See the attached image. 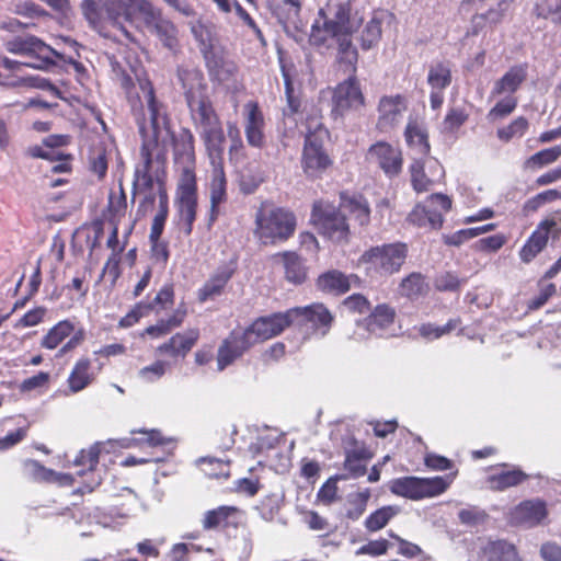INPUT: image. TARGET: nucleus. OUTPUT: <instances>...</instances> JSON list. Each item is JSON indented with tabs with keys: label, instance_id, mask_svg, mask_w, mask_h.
<instances>
[{
	"label": "nucleus",
	"instance_id": "16",
	"mask_svg": "<svg viewBox=\"0 0 561 561\" xmlns=\"http://www.w3.org/2000/svg\"><path fill=\"white\" fill-rule=\"evenodd\" d=\"M332 103V115L335 118L343 116L347 111H358L365 105V98L355 76H351L337 84L333 92Z\"/></svg>",
	"mask_w": 561,
	"mask_h": 561
},
{
	"label": "nucleus",
	"instance_id": "42",
	"mask_svg": "<svg viewBox=\"0 0 561 561\" xmlns=\"http://www.w3.org/2000/svg\"><path fill=\"white\" fill-rule=\"evenodd\" d=\"M407 142L417 150L421 156H427L430 152V144L427 135L416 122H409L405 128Z\"/></svg>",
	"mask_w": 561,
	"mask_h": 561
},
{
	"label": "nucleus",
	"instance_id": "12",
	"mask_svg": "<svg viewBox=\"0 0 561 561\" xmlns=\"http://www.w3.org/2000/svg\"><path fill=\"white\" fill-rule=\"evenodd\" d=\"M328 130L319 126L314 131L307 134L302 151L301 165L309 178L320 176L332 163L323 149V141Z\"/></svg>",
	"mask_w": 561,
	"mask_h": 561
},
{
	"label": "nucleus",
	"instance_id": "54",
	"mask_svg": "<svg viewBox=\"0 0 561 561\" xmlns=\"http://www.w3.org/2000/svg\"><path fill=\"white\" fill-rule=\"evenodd\" d=\"M561 156V147L543 149L533 154L526 162L527 167L541 168L558 160Z\"/></svg>",
	"mask_w": 561,
	"mask_h": 561
},
{
	"label": "nucleus",
	"instance_id": "39",
	"mask_svg": "<svg viewBox=\"0 0 561 561\" xmlns=\"http://www.w3.org/2000/svg\"><path fill=\"white\" fill-rule=\"evenodd\" d=\"M400 294L409 299H417L426 295L428 285L421 273H411L399 285Z\"/></svg>",
	"mask_w": 561,
	"mask_h": 561
},
{
	"label": "nucleus",
	"instance_id": "58",
	"mask_svg": "<svg viewBox=\"0 0 561 561\" xmlns=\"http://www.w3.org/2000/svg\"><path fill=\"white\" fill-rule=\"evenodd\" d=\"M227 134L231 141L229 147L230 159L232 160L243 157L244 145L241 138L240 129L238 128L236 123L227 124Z\"/></svg>",
	"mask_w": 561,
	"mask_h": 561
},
{
	"label": "nucleus",
	"instance_id": "34",
	"mask_svg": "<svg viewBox=\"0 0 561 561\" xmlns=\"http://www.w3.org/2000/svg\"><path fill=\"white\" fill-rule=\"evenodd\" d=\"M180 226L185 236H190L196 219L197 196L176 197Z\"/></svg>",
	"mask_w": 561,
	"mask_h": 561
},
{
	"label": "nucleus",
	"instance_id": "40",
	"mask_svg": "<svg viewBox=\"0 0 561 561\" xmlns=\"http://www.w3.org/2000/svg\"><path fill=\"white\" fill-rule=\"evenodd\" d=\"M344 469L348 471L352 478H358L365 474L366 465L363 460L369 458V453L366 448L360 447L354 450L345 448Z\"/></svg>",
	"mask_w": 561,
	"mask_h": 561
},
{
	"label": "nucleus",
	"instance_id": "5",
	"mask_svg": "<svg viewBox=\"0 0 561 561\" xmlns=\"http://www.w3.org/2000/svg\"><path fill=\"white\" fill-rule=\"evenodd\" d=\"M408 256V247L402 242L385 243L366 250L359 264L371 278L388 277L398 273Z\"/></svg>",
	"mask_w": 561,
	"mask_h": 561
},
{
	"label": "nucleus",
	"instance_id": "38",
	"mask_svg": "<svg viewBox=\"0 0 561 561\" xmlns=\"http://www.w3.org/2000/svg\"><path fill=\"white\" fill-rule=\"evenodd\" d=\"M427 83L432 90L444 91L451 83V68L449 62L437 61L430 66Z\"/></svg>",
	"mask_w": 561,
	"mask_h": 561
},
{
	"label": "nucleus",
	"instance_id": "8",
	"mask_svg": "<svg viewBox=\"0 0 561 561\" xmlns=\"http://www.w3.org/2000/svg\"><path fill=\"white\" fill-rule=\"evenodd\" d=\"M4 48L11 54L28 58L30 60L23 64L25 67L34 69H48L55 65L54 57L62 58L61 54L30 34L16 35L7 39Z\"/></svg>",
	"mask_w": 561,
	"mask_h": 561
},
{
	"label": "nucleus",
	"instance_id": "55",
	"mask_svg": "<svg viewBox=\"0 0 561 561\" xmlns=\"http://www.w3.org/2000/svg\"><path fill=\"white\" fill-rule=\"evenodd\" d=\"M194 38L199 44L201 51L206 56L213 50V33L205 24L197 23L191 27Z\"/></svg>",
	"mask_w": 561,
	"mask_h": 561
},
{
	"label": "nucleus",
	"instance_id": "10",
	"mask_svg": "<svg viewBox=\"0 0 561 561\" xmlns=\"http://www.w3.org/2000/svg\"><path fill=\"white\" fill-rule=\"evenodd\" d=\"M447 488L448 482L442 477H402L393 479L389 485L391 493L413 501L439 495Z\"/></svg>",
	"mask_w": 561,
	"mask_h": 561
},
{
	"label": "nucleus",
	"instance_id": "26",
	"mask_svg": "<svg viewBox=\"0 0 561 561\" xmlns=\"http://www.w3.org/2000/svg\"><path fill=\"white\" fill-rule=\"evenodd\" d=\"M244 134L249 146L261 149L265 145V119L256 102H248L243 107Z\"/></svg>",
	"mask_w": 561,
	"mask_h": 561
},
{
	"label": "nucleus",
	"instance_id": "51",
	"mask_svg": "<svg viewBox=\"0 0 561 561\" xmlns=\"http://www.w3.org/2000/svg\"><path fill=\"white\" fill-rule=\"evenodd\" d=\"M538 18L550 19L556 25H561V0H541L535 7Z\"/></svg>",
	"mask_w": 561,
	"mask_h": 561
},
{
	"label": "nucleus",
	"instance_id": "18",
	"mask_svg": "<svg viewBox=\"0 0 561 561\" xmlns=\"http://www.w3.org/2000/svg\"><path fill=\"white\" fill-rule=\"evenodd\" d=\"M255 344L256 341L248 328L244 331H232L218 348V370H224Z\"/></svg>",
	"mask_w": 561,
	"mask_h": 561
},
{
	"label": "nucleus",
	"instance_id": "9",
	"mask_svg": "<svg viewBox=\"0 0 561 561\" xmlns=\"http://www.w3.org/2000/svg\"><path fill=\"white\" fill-rule=\"evenodd\" d=\"M343 209L334 205L319 201L313 204L311 219L322 234L334 242L347 240L348 225Z\"/></svg>",
	"mask_w": 561,
	"mask_h": 561
},
{
	"label": "nucleus",
	"instance_id": "21",
	"mask_svg": "<svg viewBox=\"0 0 561 561\" xmlns=\"http://www.w3.org/2000/svg\"><path fill=\"white\" fill-rule=\"evenodd\" d=\"M548 515L546 503L541 500H526L512 508L507 520L513 526L533 528L539 525Z\"/></svg>",
	"mask_w": 561,
	"mask_h": 561
},
{
	"label": "nucleus",
	"instance_id": "50",
	"mask_svg": "<svg viewBox=\"0 0 561 561\" xmlns=\"http://www.w3.org/2000/svg\"><path fill=\"white\" fill-rule=\"evenodd\" d=\"M24 474L35 481H55L57 479V473L44 467L39 461L27 459L23 463Z\"/></svg>",
	"mask_w": 561,
	"mask_h": 561
},
{
	"label": "nucleus",
	"instance_id": "46",
	"mask_svg": "<svg viewBox=\"0 0 561 561\" xmlns=\"http://www.w3.org/2000/svg\"><path fill=\"white\" fill-rule=\"evenodd\" d=\"M381 38V20L373 16L364 26L359 41L364 50L373 48Z\"/></svg>",
	"mask_w": 561,
	"mask_h": 561
},
{
	"label": "nucleus",
	"instance_id": "22",
	"mask_svg": "<svg viewBox=\"0 0 561 561\" xmlns=\"http://www.w3.org/2000/svg\"><path fill=\"white\" fill-rule=\"evenodd\" d=\"M178 81L186 102V105L208 96V85L204 73L194 67H179Z\"/></svg>",
	"mask_w": 561,
	"mask_h": 561
},
{
	"label": "nucleus",
	"instance_id": "49",
	"mask_svg": "<svg viewBox=\"0 0 561 561\" xmlns=\"http://www.w3.org/2000/svg\"><path fill=\"white\" fill-rule=\"evenodd\" d=\"M168 217V195L159 188V210L153 217L149 239L161 238Z\"/></svg>",
	"mask_w": 561,
	"mask_h": 561
},
{
	"label": "nucleus",
	"instance_id": "4",
	"mask_svg": "<svg viewBox=\"0 0 561 561\" xmlns=\"http://www.w3.org/2000/svg\"><path fill=\"white\" fill-rule=\"evenodd\" d=\"M187 107L193 126L203 140L208 157L222 156L226 137L210 96L193 102Z\"/></svg>",
	"mask_w": 561,
	"mask_h": 561
},
{
	"label": "nucleus",
	"instance_id": "28",
	"mask_svg": "<svg viewBox=\"0 0 561 561\" xmlns=\"http://www.w3.org/2000/svg\"><path fill=\"white\" fill-rule=\"evenodd\" d=\"M199 337L198 329H188L172 335L167 342L157 347V353L170 357H185Z\"/></svg>",
	"mask_w": 561,
	"mask_h": 561
},
{
	"label": "nucleus",
	"instance_id": "6",
	"mask_svg": "<svg viewBox=\"0 0 561 561\" xmlns=\"http://www.w3.org/2000/svg\"><path fill=\"white\" fill-rule=\"evenodd\" d=\"M130 8L135 9L128 0H83L81 2L82 14L93 28H98L102 21L121 31L130 38L126 23L131 24Z\"/></svg>",
	"mask_w": 561,
	"mask_h": 561
},
{
	"label": "nucleus",
	"instance_id": "2",
	"mask_svg": "<svg viewBox=\"0 0 561 561\" xmlns=\"http://www.w3.org/2000/svg\"><path fill=\"white\" fill-rule=\"evenodd\" d=\"M138 83L141 94L131 104V111L142 139V164L135 170L134 186L148 191L153 186L151 164L153 160L160 161L170 140V121L164 104L156 98L151 82L139 79Z\"/></svg>",
	"mask_w": 561,
	"mask_h": 561
},
{
	"label": "nucleus",
	"instance_id": "29",
	"mask_svg": "<svg viewBox=\"0 0 561 561\" xmlns=\"http://www.w3.org/2000/svg\"><path fill=\"white\" fill-rule=\"evenodd\" d=\"M233 273L234 268L229 265L219 266L203 287L198 289V300L205 302L220 296Z\"/></svg>",
	"mask_w": 561,
	"mask_h": 561
},
{
	"label": "nucleus",
	"instance_id": "17",
	"mask_svg": "<svg viewBox=\"0 0 561 561\" xmlns=\"http://www.w3.org/2000/svg\"><path fill=\"white\" fill-rule=\"evenodd\" d=\"M255 344L256 341L248 328L244 331H232L218 348V370H224Z\"/></svg>",
	"mask_w": 561,
	"mask_h": 561
},
{
	"label": "nucleus",
	"instance_id": "64",
	"mask_svg": "<svg viewBox=\"0 0 561 561\" xmlns=\"http://www.w3.org/2000/svg\"><path fill=\"white\" fill-rule=\"evenodd\" d=\"M318 500L325 505L332 504L337 499V484L335 478H330L318 491Z\"/></svg>",
	"mask_w": 561,
	"mask_h": 561
},
{
	"label": "nucleus",
	"instance_id": "62",
	"mask_svg": "<svg viewBox=\"0 0 561 561\" xmlns=\"http://www.w3.org/2000/svg\"><path fill=\"white\" fill-rule=\"evenodd\" d=\"M167 363L163 360H157L152 365L142 367L138 375L141 379L147 382H153L160 379L167 370Z\"/></svg>",
	"mask_w": 561,
	"mask_h": 561
},
{
	"label": "nucleus",
	"instance_id": "11",
	"mask_svg": "<svg viewBox=\"0 0 561 561\" xmlns=\"http://www.w3.org/2000/svg\"><path fill=\"white\" fill-rule=\"evenodd\" d=\"M135 10L141 15L147 30L156 35L163 46L173 49L178 45V30L175 25L165 19L160 10L148 0H128Z\"/></svg>",
	"mask_w": 561,
	"mask_h": 561
},
{
	"label": "nucleus",
	"instance_id": "37",
	"mask_svg": "<svg viewBox=\"0 0 561 561\" xmlns=\"http://www.w3.org/2000/svg\"><path fill=\"white\" fill-rule=\"evenodd\" d=\"M91 362L89 358H80L72 368L68 385L71 392L76 393L83 390L92 381V375L89 374Z\"/></svg>",
	"mask_w": 561,
	"mask_h": 561
},
{
	"label": "nucleus",
	"instance_id": "33",
	"mask_svg": "<svg viewBox=\"0 0 561 561\" xmlns=\"http://www.w3.org/2000/svg\"><path fill=\"white\" fill-rule=\"evenodd\" d=\"M286 279L293 284H302L307 278V267L305 262L295 252H285L282 254Z\"/></svg>",
	"mask_w": 561,
	"mask_h": 561
},
{
	"label": "nucleus",
	"instance_id": "19",
	"mask_svg": "<svg viewBox=\"0 0 561 561\" xmlns=\"http://www.w3.org/2000/svg\"><path fill=\"white\" fill-rule=\"evenodd\" d=\"M407 111L405 98L396 95H383L380 98L377 112V128L381 133H389L401 122L403 113Z\"/></svg>",
	"mask_w": 561,
	"mask_h": 561
},
{
	"label": "nucleus",
	"instance_id": "47",
	"mask_svg": "<svg viewBox=\"0 0 561 561\" xmlns=\"http://www.w3.org/2000/svg\"><path fill=\"white\" fill-rule=\"evenodd\" d=\"M370 497V492L368 489L364 491L351 493L347 496V510L346 517L352 520H357L366 511V506L368 500Z\"/></svg>",
	"mask_w": 561,
	"mask_h": 561
},
{
	"label": "nucleus",
	"instance_id": "14",
	"mask_svg": "<svg viewBox=\"0 0 561 561\" xmlns=\"http://www.w3.org/2000/svg\"><path fill=\"white\" fill-rule=\"evenodd\" d=\"M451 207V201L444 194H432L423 204L416 205L409 215L413 225L428 229H438L443 225V214Z\"/></svg>",
	"mask_w": 561,
	"mask_h": 561
},
{
	"label": "nucleus",
	"instance_id": "59",
	"mask_svg": "<svg viewBox=\"0 0 561 561\" xmlns=\"http://www.w3.org/2000/svg\"><path fill=\"white\" fill-rule=\"evenodd\" d=\"M493 561H519L515 546L505 540L493 542Z\"/></svg>",
	"mask_w": 561,
	"mask_h": 561
},
{
	"label": "nucleus",
	"instance_id": "27",
	"mask_svg": "<svg viewBox=\"0 0 561 561\" xmlns=\"http://www.w3.org/2000/svg\"><path fill=\"white\" fill-rule=\"evenodd\" d=\"M410 171L413 188L419 193L428 191L444 176V169L435 159H427L425 162L415 159Z\"/></svg>",
	"mask_w": 561,
	"mask_h": 561
},
{
	"label": "nucleus",
	"instance_id": "20",
	"mask_svg": "<svg viewBox=\"0 0 561 561\" xmlns=\"http://www.w3.org/2000/svg\"><path fill=\"white\" fill-rule=\"evenodd\" d=\"M295 311L288 309L285 312H276L256 319L248 329L256 343L272 339L280 334L287 327L293 325Z\"/></svg>",
	"mask_w": 561,
	"mask_h": 561
},
{
	"label": "nucleus",
	"instance_id": "31",
	"mask_svg": "<svg viewBox=\"0 0 561 561\" xmlns=\"http://www.w3.org/2000/svg\"><path fill=\"white\" fill-rule=\"evenodd\" d=\"M528 479V474L519 468L508 465L493 466V489L503 491L519 485Z\"/></svg>",
	"mask_w": 561,
	"mask_h": 561
},
{
	"label": "nucleus",
	"instance_id": "15",
	"mask_svg": "<svg viewBox=\"0 0 561 561\" xmlns=\"http://www.w3.org/2000/svg\"><path fill=\"white\" fill-rule=\"evenodd\" d=\"M561 233V213H556L549 218L540 221L535 231L519 251L520 260L529 263L547 245L548 239L559 237Z\"/></svg>",
	"mask_w": 561,
	"mask_h": 561
},
{
	"label": "nucleus",
	"instance_id": "60",
	"mask_svg": "<svg viewBox=\"0 0 561 561\" xmlns=\"http://www.w3.org/2000/svg\"><path fill=\"white\" fill-rule=\"evenodd\" d=\"M101 446L99 443L92 445L88 450H81L79 456L75 459V463L79 466H87L89 470H94L99 463Z\"/></svg>",
	"mask_w": 561,
	"mask_h": 561
},
{
	"label": "nucleus",
	"instance_id": "13",
	"mask_svg": "<svg viewBox=\"0 0 561 561\" xmlns=\"http://www.w3.org/2000/svg\"><path fill=\"white\" fill-rule=\"evenodd\" d=\"M293 325H297L306 336L323 337L330 331L333 316L322 304L291 308Z\"/></svg>",
	"mask_w": 561,
	"mask_h": 561
},
{
	"label": "nucleus",
	"instance_id": "7",
	"mask_svg": "<svg viewBox=\"0 0 561 561\" xmlns=\"http://www.w3.org/2000/svg\"><path fill=\"white\" fill-rule=\"evenodd\" d=\"M255 234L263 243L285 241L296 229V217L282 207H261L255 215Z\"/></svg>",
	"mask_w": 561,
	"mask_h": 561
},
{
	"label": "nucleus",
	"instance_id": "23",
	"mask_svg": "<svg viewBox=\"0 0 561 561\" xmlns=\"http://www.w3.org/2000/svg\"><path fill=\"white\" fill-rule=\"evenodd\" d=\"M394 314L391 307L387 305L377 306L367 319L357 323L355 336L357 339H366L370 335L383 336L393 324Z\"/></svg>",
	"mask_w": 561,
	"mask_h": 561
},
{
	"label": "nucleus",
	"instance_id": "32",
	"mask_svg": "<svg viewBox=\"0 0 561 561\" xmlns=\"http://www.w3.org/2000/svg\"><path fill=\"white\" fill-rule=\"evenodd\" d=\"M340 207L347 211L360 226H366L370 220L368 202L362 195H341Z\"/></svg>",
	"mask_w": 561,
	"mask_h": 561
},
{
	"label": "nucleus",
	"instance_id": "63",
	"mask_svg": "<svg viewBox=\"0 0 561 561\" xmlns=\"http://www.w3.org/2000/svg\"><path fill=\"white\" fill-rule=\"evenodd\" d=\"M296 18L298 15L295 14ZM283 28L286 32V34L290 37H293L297 43H300L305 39L307 32H306V24L299 20H286L283 21Z\"/></svg>",
	"mask_w": 561,
	"mask_h": 561
},
{
	"label": "nucleus",
	"instance_id": "3",
	"mask_svg": "<svg viewBox=\"0 0 561 561\" xmlns=\"http://www.w3.org/2000/svg\"><path fill=\"white\" fill-rule=\"evenodd\" d=\"M322 26L316 21L311 26L309 42L316 47H331L330 41L337 46V60L356 70L358 53L352 35L358 31L366 18V10L358 0L330 1L319 11Z\"/></svg>",
	"mask_w": 561,
	"mask_h": 561
},
{
	"label": "nucleus",
	"instance_id": "56",
	"mask_svg": "<svg viewBox=\"0 0 561 561\" xmlns=\"http://www.w3.org/2000/svg\"><path fill=\"white\" fill-rule=\"evenodd\" d=\"M528 122L520 116L514 119L508 126L497 130V137L503 141H510L514 137H522L527 130Z\"/></svg>",
	"mask_w": 561,
	"mask_h": 561
},
{
	"label": "nucleus",
	"instance_id": "25",
	"mask_svg": "<svg viewBox=\"0 0 561 561\" xmlns=\"http://www.w3.org/2000/svg\"><path fill=\"white\" fill-rule=\"evenodd\" d=\"M368 159L377 163L389 178L398 175L402 170L401 151L385 141H378L370 146Z\"/></svg>",
	"mask_w": 561,
	"mask_h": 561
},
{
	"label": "nucleus",
	"instance_id": "61",
	"mask_svg": "<svg viewBox=\"0 0 561 561\" xmlns=\"http://www.w3.org/2000/svg\"><path fill=\"white\" fill-rule=\"evenodd\" d=\"M390 543L386 539L371 540L366 545H363L356 550V556H370L379 557L385 554L389 549Z\"/></svg>",
	"mask_w": 561,
	"mask_h": 561
},
{
	"label": "nucleus",
	"instance_id": "45",
	"mask_svg": "<svg viewBox=\"0 0 561 561\" xmlns=\"http://www.w3.org/2000/svg\"><path fill=\"white\" fill-rule=\"evenodd\" d=\"M195 164L180 165L181 175L178 184V197L197 196Z\"/></svg>",
	"mask_w": 561,
	"mask_h": 561
},
{
	"label": "nucleus",
	"instance_id": "41",
	"mask_svg": "<svg viewBox=\"0 0 561 561\" xmlns=\"http://www.w3.org/2000/svg\"><path fill=\"white\" fill-rule=\"evenodd\" d=\"M400 513V508L394 505H387L373 512L365 520V527L368 531L375 533L382 529L394 516Z\"/></svg>",
	"mask_w": 561,
	"mask_h": 561
},
{
	"label": "nucleus",
	"instance_id": "48",
	"mask_svg": "<svg viewBox=\"0 0 561 561\" xmlns=\"http://www.w3.org/2000/svg\"><path fill=\"white\" fill-rule=\"evenodd\" d=\"M459 522L470 528H479L488 523L489 514L479 506H468L458 512Z\"/></svg>",
	"mask_w": 561,
	"mask_h": 561
},
{
	"label": "nucleus",
	"instance_id": "36",
	"mask_svg": "<svg viewBox=\"0 0 561 561\" xmlns=\"http://www.w3.org/2000/svg\"><path fill=\"white\" fill-rule=\"evenodd\" d=\"M318 287L329 294H344L350 290L347 277L339 271H330L319 276Z\"/></svg>",
	"mask_w": 561,
	"mask_h": 561
},
{
	"label": "nucleus",
	"instance_id": "35",
	"mask_svg": "<svg viewBox=\"0 0 561 561\" xmlns=\"http://www.w3.org/2000/svg\"><path fill=\"white\" fill-rule=\"evenodd\" d=\"M527 69L525 66L512 67L497 82L493 92L497 94L507 93L514 95L519 85L526 79Z\"/></svg>",
	"mask_w": 561,
	"mask_h": 561
},
{
	"label": "nucleus",
	"instance_id": "57",
	"mask_svg": "<svg viewBox=\"0 0 561 561\" xmlns=\"http://www.w3.org/2000/svg\"><path fill=\"white\" fill-rule=\"evenodd\" d=\"M561 199V192L558 190H547L541 192L534 197L529 198L524 206L526 211H536L547 203Z\"/></svg>",
	"mask_w": 561,
	"mask_h": 561
},
{
	"label": "nucleus",
	"instance_id": "30",
	"mask_svg": "<svg viewBox=\"0 0 561 561\" xmlns=\"http://www.w3.org/2000/svg\"><path fill=\"white\" fill-rule=\"evenodd\" d=\"M174 149L175 163L179 165L195 164L194 136L187 128H183L178 136L170 131V140Z\"/></svg>",
	"mask_w": 561,
	"mask_h": 561
},
{
	"label": "nucleus",
	"instance_id": "24",
	"mask_svg": "<svg viewBox=\"0 0 561 561\" xmlns=\"http://www.w3.org/2000/svg\"><path fill=\"white\" fill-rule=\"evenodd\" d=\"M213 165V175L209 185L210 209L208 226L210 227L218 218L219 206L227 199V180L222 167V156L209 157Z\"/></svg>",
	"mask_w": 561,
	"mask_h": 561
},
{
	"label": "nucleus",
	"instance_id": "43",
	"mask_svg": "<svg viewBox=\"0 0 561 561\" xmlns=\"http://www.w3.org/2000/svg\"><path fill=\"white\" fill-rule=\"evenodd\" d=\"M73 324L68 320L59 321L43 337L41 345L47 350H55L73 331Z\"/></svg>",
	"mask_w": 561,
	"mask_h": 561
},
{
	"label": "nucleus",
	"instance_id": "1",
	"mask_svg": "<svg viewBox=\"0 0 561 561\" xmlns=\"http://www.w3.org/2000/svg\"><path fill=\"white\" fill-rule=\"evenodd\" d=\"M138 83L141 94L131 104V111L142 139V164L135 170L134 186L148 191L153 186L151 164L153 160L160 161L170 140V121L164 104L156 98L151 82L139 79Z\"/></svg>",
	"mask_w": 561,
	"mask_h": 561
},
{
	"label": "nucleus",
	"instance_id": "44",
	"mask_svg": "<svg viewBox=\"0 0 561 561\" xmlns=\"http://www.w3.org/2000/svg\"><path fill=\"white\" fill-rule=\"evenodd\" d=\"M460 324L459 319H450L444 325H436L433 323H423L420 327H415L414 330L417 331L419 335L422 336L426 341H433L439 339L440 336L450 333L455 329H457Z\"/></svg>",
	"mask_w": 561,
	"mask_h": 561
},
{
	"label": "nucleus",
	"instance_id": "53",
	"mask_svg": "<svg viewBox=\"0 0 561 561\" xmlns=\"http://www.w3.org/2000/svg\"><path fill=\"white\" fill-rule=\"evenodd\" d=\"M232 512H234V508L230 506H219L215 510L207 511L203 518L204 529L209 530L219 527L227 520Z\"/></svg>",
	"mask_w": 561,
	"mask_h": 561
},
{
	"label": "nucleus",
	"instance_id": "52",
	"mask_svg": "<svg viewBox=\"0 0 561 561\" xmlns=\"http://www.w3.org/2000/svg\"><path fill=\"white\" fill-rule=\"evenodd\" d=\"M468 114L466 113L465 108L462 107H451L443 124H442V131L444 134H454L456 133L467 121Z\"/></svg>",
	"mask_w": 561,
	"mask_h": 561
}]
</instances>
